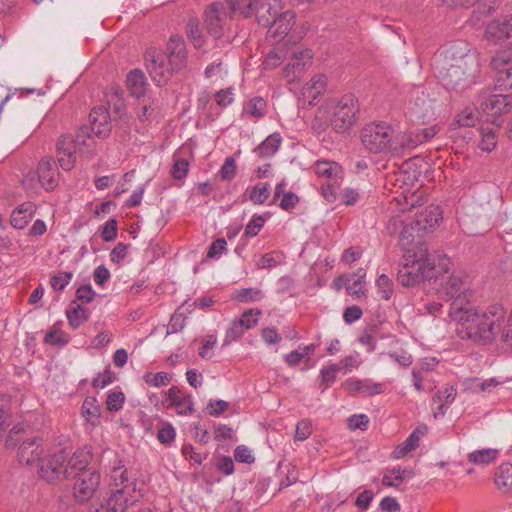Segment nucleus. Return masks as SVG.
Wrapping results in <instances>:
<instances>
[{"instance_id":"nucleus-1","label":"nucleus","mask_w":512,"mask_h":512,"mask_svg":"<svg viewBox=\"0 0 512 512\" xmlns=\"http://www.w3.org/2000/svg\"><path fill=\"white\" fill-rule=\"evenodd\" d=\"M448 316L461 339L490 343L500 331L503 333L506 310L501 304L479 310L471 301L456 300L450 304Z\"/></svg>"},{"instance_id":"nucleus-2","label":"nucleus","mask_w":512,"mask_h":512,"mask_svg":"<svg viewBox=\"0 0 512 512\" xmlns=\"http://www.w3.org/2000/svg\"><path fill=\"white\" fill-rule=\"evenodd\" d=\"M146 67L157 86L168 83L173 73L185 68L187 50L185 41L180 35H172L166 45V52L149 49L145 54Z\"/></svg>"},{"instance_id":"nucleus-3","label":"nucleus","mask_w":512,"mask_h":512,"mask_svg":"<svg viewBox=\"0 0 512 512\" xmlns=\"http://www.w3.org/2000/svg\"><path fill=\"white\" fill-rule=\"evenodd\" d=\"M361 142L370 153H387L392 156H403L402 132L387 122L367 124L360 134Z\"/></svg>"},{"instance_id":"nucleus-4","label":"nucleus","mask_w":512,"mask_h":512,"mask_svg":"<svg viewBox=\"0 0 512 512\" xmlns=\"http://www.w3.org/2000/svg\"><path fill=\"white\" fill-rule=\"evenodd\" d=\"M433 279L437 292L446 300L451 301L450 304H454L456 300L470 301L472 290L468 279L462 273L451 270L449 258L439 259Z\"/></svg>"},{"instance_id":"nucleus-5","label":"nucleus","mask_w":512,"mask_h":512,"mask_svg":"<svg viewBox=\"0 0 512 512\" xmlns=\"http://www.w3.org/2000/svg\"><path fill=\"white\" fill-rule=\"evenodd\" d=\"M437 266L431 262L426 252L419 255L408 251L403 256L397 273V281L404 287L415 286L427 278L433 279Z\"/></svg>"},{"instance_id":"nucleus-6","label":"nucleus","mask_w":512,"mask_h":512,"mask_svg":"<svg viewBox=\"0 0 512 512\" xmlns=\"http://www.w3.org/2000/svg\"><path fill=\"white\" fill-rule=\"evenodd\" d=\"M477 71L478 68L465 69V66L460 64H444L439 71V79L446 90H455L473 83Z\"/></svg>"},{"instance_id":"nucleus-7","label":"nucleus","mask_w":512,"mask_h":512,"mask_svg":"<svg viewBox=\"0 0 512 512\" xmlns=\"http://www.w3.org/2000/svg\"><path fill=\"white\" fill-rule=\"evenodd\" d=\"M226 2H214L210 4L204 12V23L207 32L215 39L223 36L227 20L235 15L225 8Z\"/></svg>"},{"instance_id":"nucleus-8","label":"nucleus","mask_w":512,"mask_h":512,"mask_svg":"<svg viewBox=\"0 0 512 512\" xmlns=\"http://www.w3.org/2000/svg\"><path fill=\"white\" fill-rule=\"evenodd\" d=\"M357 101L352 96L343 97L334 108L331 125L338 133L349 130L356 122Z\"/></svg>"},{"instance_id":"nucleus-9","label":"nucleus","mask_w":512,"mask_h":512,"mask_svg":"<svg viewBox=\"0 0 512 512\" xmlns=\"http://www.w3.org/2000/svg\"><path fill=\"white\" fill-rule=\"evenodd\" d=\"M100 473L94 469H87L79 473L73 487V495L78 503L88 502L100 485Z\"/></svg>"},{"instance_id":"nucleus-10","label":"nucleus","mask_w":512,"mask_h":512,"mask_svg":"<svg viewBox=\"0 0 512 512\" xmlns=\"http://www.w3.org/2000/svg\"><path fill=\"white\" fill-rule=\"evenodd\" d=\"M495 71V87L500 90L512 89V51L498 52L491 61Z\"/></svg>"},{"instance_id":"nucleus-11","label":"nucleus","mask_w":512,"mask_h":512,"mask_svg":"<svg viewBox=\"0 0 512 512\" xmlns=\"http://www.w3.org/2000/svg\"><path fill=\"white\" fill-rule=\"evenodd\" d=\"M470 46L466 41L458 40L445 48L444 64L454 63L465 66V69L478 68L477 58L469 54Z\"/></svg>"},{"instance_id":"nucleus-12","label":"nucleus","mask_w":512,"mask_h":512,"mask_svg":"<svg viewBox=\"0 0 512 512\" xmlns=\"http://www.w3.org/2000/svg\"><path fill=\"white\" fill-rule=\"evenodd\" d=\"M67 456L63 451L49 455L46 459L41 460L39 464V475L47 482H55L60 480L68 473L67 465H65Z\"/></svg>"},{"instance_id":"nucleus-13","label":"nucleus","mask_w":512,"mask_h":512,"mask_svg":"<svg viewBox=\"0 0 512 512\" xmlns=\"http://www.w3.org/2000/svg\"><path fill=\"white\" fill-rule=\"evenodd\" d=\"M38 181L48 192L54 191L59 184L60 173L56 162L50 156L43 157L37 165Z\"/></svg>"},{"instance_id":"nucleus-14","label":"nucleus","mask_w":512,"mask_h":512,"mask_svg":"<svg viewBox=\"0 0 512 512\" xmlns=\"http://www.w3.org/2000/svg\"><path fill=\"white\" fill-rule=\"evenodd\" d=\"M481 109L491 117H497L512 110V93L481 96Z\"/></svg>"},{"instance_id":"nucleus-15","label":"nucleus","mask_w":512,"mask_h":512,"mask_svg":"<svg viewBox=\"0 0 512 512\" xmlns=\"http://www.w3.org/2000/svg\"><path fill=\"white\" fill-rule=\"evenodd\" d=\"M134 494L135 488L132 485L116 489L105 501L106 512H126L137 501Z\"/></svg>"},{"instance_id":"nucleus-16","label":"nucleus","mask_w":512,"mask_h":512,"mask_svg":"<svg viewBox=\"0 0 512 512\" xmlns=\"http://www.w3.org/2000/svg\"><path fill=\"white\" fill-rule=\"evenodd\" d=\"M75 141L72 135H62L56 144L57 159L61 168L70 171L76 163Z\"/></svg>"},{"instance_id":"nucleus-17","label":"nucleus","mask_w":512,"mask_h":512,"mask_svg":"<svg viewBox=\"0 0 512 512\" xmlns=\"http://www.w3.org/2000/svg\"><path fill=\"white\" fill-rule=\"evenodd\" d=\"M438 133V128L436 125L416 129L410 132H402V143L400 147L403 148V156L407 153L415 149L422 143H425L432 139Z\"/></svg>"},{"instance_id":"nucleus-18","label":"nucleus","mask_w":512,"mask_h":512,"mask_svg":"<svg viewBox=\"0 0 512 512\" xmlns=\"http://www.w3.org/2000/svg\"><path fill=\"white\" fill-rule=\"evenodd\" d=\"M44 453L42 440L32 438L22 442L18 450V460L22 465L32 466L40 464L41 456Z\"/></svg>"},{"instance_id":"nucleus-19","label":"nucleus","mask_w":512,"mask_h":512,"mask_svg":"<svg viewBox=\"0 0 512 512\" xmlns=\"http://www.w3.org/2000/svg\"><path fill=\"white\" fill-rule=\"evenodd\" d=\"M295 24V14L292 11H285L273 22L267 31V38L272 43L282 41Z\"/></svg>"},{"instance_id":"nucleus-20","label":"nucleus","mask_w":512,"mask_h":512,"mask_svg":"<svg viewBox=\"0 0 512 512\" xmlns=\"http://www.w3.org/2000/svg\"><path fill=\"white\" fill-rule=\"evenodd\" d=\"M312 58L313 54L309 49L294 52L291 61L283 69L284 77L290 82L298 79L304 72L306 65L311 62Z\"/></svg>"},{"instance_id":"nucleus-21","label":"nucleus","mask_w":512,"mask_h":512,"mask_svg":"<svg viewBox=\"0 0 512 512\" xmlns=\"http://www.w3.org/2000/svg\"><path fill=\"white\" fill-rule=\"evenodd\" d=\"M485 37L493 42L512 38V15L490 22L485 29Z\"/></svg>"},{"instance_id":"nucleus-22","label":"nucleus","mask_w":512,"mask_h":512,"mask_svg":"<svg viewBox=\"0 0 512 512\" xmlns=\"http://www.w3.org/2000/svg\"><path fill=\"white\" fill-rule=\"evenodd\" d=\"M89 130L97 137H106L111 131L108 110L103 107H94L89 115Z\"/></svg>"},{"instance_id":"nucleus-23","label":"nucleus","mask_w":512,"mask_h":512,"mask_svg":"<svg viewBox=\"0 0 512 512\" xmlns=\"http://www.w3.org/2000/svg\"><path fill=\"white\" fill-rule=\"evenodd\" d=\"M165 403L173 406L179 415H189L194 411V402L190 395L183 394L177 387H171L166 392Z\"/></svg>"},{"instance_id":"nucleus-24","label":"nucleus","mask_w":512,"mask_h":512,"mask_svg":"<svg viewBox=\"0 0 512 512\" xmlns=\"http://www.w3.org/2000/svg\"><path fill=\"white\" fill-rule=\"evenodd\" d=\"M326 86V76L322 74L315 75L302 87L300 100L303 102V105H315L316 100L325 91Z\"/></svg>"},{"instance_id":"nucleus-25","label":"nucleus","mask_w":512,"mask_h":512,"mask_svg":"<svg viewBox=\"0 0 512 512\" xmlns=\"http://www.w3.org/2000/svg\"><path fill=\"white\" fill-rule=\"evenodd\" d=\"M416 96L410 102V113L417 120L425 122L432 118L434 113L433 101L424 92H415Z\"/></svg>"},{"instance_id":"nucleus-26","label":"nucleus","mask_w":512,"mask_h":512,"mask_svg":"<svg viewBox=\"0 0 512 512\" xmlns=\"http://www.w3.org/2000/svg\"><path fill=\"white\" fill-rule=\"evenodd\" d=\"M111 460L114 461V465L111 467V477L113 480L116 482L119 480L122 487L130 485L128 483L127 471L122 465V461L118 458L116 452L109 448L104 449L99 459L100 464L108 467L111 464Z\"/></svg>"},{"instance_id":"nucleus-27","label":"nucleus","mask_w":512,"mask_h":512,"mask_svg":"<svg viewBox=\"0 0 512 512\" xmlns=\"http://www.w3.org/2000/svg\"><path fill=\"white\" fill-rule=\"evenodd\" d=\"M442 220V211L439 206L429 205L419 212L414 221L413 229L431 230L436 228Z\"/></svg>"},{"instance_id":"nucleus-28","label":"nucleus","mask_w":512,"mask_h":512,"mask_svg":"<svg viewBox=\"0 0 512 512\" xmlns=\"http://www.w3.org/2000/svg\"><path fill=\"white\" fill-rule=\"evenodd\" d=\"M344 387L349 392H359L363 396L378 395L385 391V384L375 383L371 379L349 378L344 382Z\"/></svg>"},{"instance_id":"nucleus-29","label":"nucleus","mask_w":512,"mask_h":512,"mask_svg":"<svg viewBox=\"0 0 512 512\" xmlns=\"http://www.w3.org/2000/svg\"><path fill=\"white\" fill-rule=\"evenodd\" d=\"M36 210V205L30 201L18 205L11 213L10 224L15 229H24L34 217Z\"/></svg>"},{"instance_id":"nucleus-30","label":"nucleus","mask_w":512,"mask_h":512,"mask_svg":"<svg viewBox=\"0 0 512 512\" xmlns=\"http://www.w3.org/2000/svg\"><path fill=\"white\" fill-rule=\"evenodd\" d=\"M501 450L497 448L476 449L467 454V461L475 466H488L500 457Z\"/></svg>"},{"instance_id":"nucleus-31","label":"nucleus","mask_w":512,"mask_h":512,"mask_svg":"<svg viewBox=\"0 0 512 512\" xmlns=\"http://www.w3.org/2000/svg\"><path fill=\"white\" fill-rule=\"evenodd\" d=\"M147 79L140 69L131 70L126 77V87L135 98H141L146 93Z\"/></svg>"},{"instance_id":"nucleus-32","label":"nucleus","mask_w":512,"mask_h":512,"mask_svg":"<svg viewBox=\"0 0 512 512\" xmlns=\"http://www.w3.org/2000/svg\"><path fill=\"white\" fill-rule=\"evenodd\" d=\"M494 483L503 493H512V464L502 463L495 471Z\"/></svg>"},{"instance_id":"nucleus-33","label":"nucleus","mask_w":512,"mask_h":512,"mask_svg":"<svg viewBox=\"0 0 512 512\" xmlns=\"http://www.w3.org/2000/svg\"><path fill=\"white\" fill-rule=\"evenodd\" d=\"M93 457V452L91 446L85 445L81 448H78L73 455L70 457L67 468L72 470L84 471L85 468L89 465Z\"/></svg>"},{"instance_id":"nucleus-34","label":"nucleus","mask_w":512,"mask_h":512,"mask_svg":"<svg viewBox=\"0 0 512 512\" xmlns=\"http://www.w3.org/2000/svg\"><path fill=\"white\" fill-rule=\"evenodd\" d=\"M257 23L263 27H269L279 17V9L269 2L254 7Z\"/></svg>"},{"instance_id":"nucleus-35","label":"nucleus","mask_w":512,"mask_h":512,"mask_svg":"<svg viewBox=\"0 0 512 512\" xmlns=\"http://www.w3.org/2000/svg\"><path fill=\"white\" fill-rule=\"evenodd\" d=\"M413 476L414 473L411 469L396 466L385 471L382 484L387 487H398L405 479H410Z\"/></svg>"},{"instance_id":"nucleus-36","label":"nucleus","mask_w":512,"mask_h":512,"mask_svg":"<svg viewBox=\"0 0 512 512\" xmlns=\"http://www.w3.org/2000/svg\"><path fill=\"white\" fill-rule=\"evenodd\" d=\"M315 173L320 177H325L331 181L338 180L342 175V167L333 161L318 160L314 164Z\"/></svg>"},{"instance_id":"nucleus-37","label":"nucleus","mask_w":512,"mask_h":512,"mask_svg":"<svg viewBox=\"0 0 512 512\" xmlns=\"http://www.w3.org/2000/svg\"><path fill=\"white\" fill-rule=\"evenodd\" d=\"M267 112V102L260 96L252 97L243 104L242 113L245 116H250L255 120H259L265 116Z\"/></svg>"},{"instance_id":"nucleus-38","label":"nucleus","mask_w":512,"mask_h":512,"mask_svg":"<svg viewBox=\"0 0 512 512\" xmlns=\"http://www.w3.org/2000/svg\"><path fill=\"white\" fill-rule=\"evenodd\" d=\"M282 142L280 134H270L264 141H262L254 152L261 158L272 157L279 149Z\"/></svg>"},{"instance_id":"nucleus-39","label":"nucleus","mask_w":512,"mask_h":512,"mask_svg":"<svg viewBox=\"0 0 512 512\" xmlns=\"http://www.w3.org/2000/svg\"><path fill=\"white\" fill-rule=\"evenodd\" d=\"M105 98L109 107L117 113L126 108L124 92L118 86H110L105 93Z\"/></svg>"},{"instance_id":"nucleus-40","label":"nucleus","mask_w":512,"mask_h":512,"mask_svg":"<svg viewBox=\"0 0 512 512\" xmlns=\"http://www.w3.org/2000/svg\"><path fill=\"white\" fill-rule=\"evenodd\" d=\"M354 277H357L352 282L349 279V283L346 286V291L349 295L355 296L357 298H360L365 295L366 289H365V277H366V271L363 268H359L356 273L353 275Z\"/></svg>"},{"instance_id":"nucleus-41","label":"nucleus","mask_w":512,"mask_h":512,"mask_svg":"<svg viewBox=\"0 0 512 512\" xmlns=\"http://www.w3.org/2000/svg\"><path fill=\"white\" fill-rule=\"evenodd\" d=\"M81 414L93 425L97 424L101 414L100 406L97 403V400L93 397L86 398L81 406Z\"/></svg>"},{"instance_id":"nucleus-42","label":"nucleus","mask_w":512,"mask_h":512,"mask_svg":"<svg viewBox=\"0 0 512 512\" xmlns=\"http://www.w3.org/2000/svg\"><path fill=\"white\" fill-rule=\"evenodd\" d=\"M231 13H238L247 18L252 15L257 0H225Z\"/></svg>"},{"instance_id":"nucleus-43","label":"nucleus","mask_w":512,"mask_h":512,"mask_svg":"<svg viewBox=\"0 0 512 512\" xmlns=\"http://www.w3.org/2000/svg\"><path fill=\"white\" fill-rule=\"evenodd\" d=\"M480 119L479 111L474 107H465L456 117L455 123L460 127H473Z\"/></svg>"},{"instance_id":"nucleus-44","label":"nucleus","mask_w":512,"mask_h":512,"mask_svg":"<svg viewBox=\"0 0 512 512\" xmlns=\"http://www.w3.org/2000/svg\"><path fill=\"white\" fill-rule=\"evenodd\" d=\"M66 315L69 325L73 329H77L88 319V310L81 305H77L68 309Z\"/></svg>"},{"instance_id":"nucleus-45","label":"nucleus","mask_w":512,"mask_h":512,"mask_svg":"<svg viewBox=\"0 0 512 512\" xmlns=\"http://www.w3.org/2000/svg\"><path fill=\"white\" fill-rule=\"evenodd\" d=\"M264 297L262 290L255 287L242 288L237 290L235 299L241 303H252L260 301Z\"/></svg>"},{"instance_id":"nucleus-46","label":"nucleus","mask_w":512,"mask_h":512,"mask_svg":"<svg viewBox=\"0 0 512 512\" xmlns=\"http://www.w3.org/2000/svg\"><path fill=\"white\" fill-rule=\"evenodd\" d=\"M186 34L195 48L199 49L204 44V39L196 19H190L186 25Z\"/></svg>"},{"instance_id":"nucleus-47","label":"nucleus","mask_w":512,"mask_h":512,"mask_svg":"<svg viewBox=\"0 0 512 512\" xmlns=\"http://www.w3.org/2000/svg\"><path fill=\"white\" fill-rule=\"evenodd\" d=\"M283 262L281 253L272 251L262 255L256 262L258 269H269L280 265Z\"/></svg>"},{"instance_id":"nucleus-48","label":"nucleus","mask_w":512,"mask_h":512,"mask_svg":"<svg viewBox=\"0 0 512 512\" xmlns=\"http://www.w3.org/2000/svg\"><path fill=\"white\" fill-rule=\"evenodd\" d=\"M270 196V186L268 183L256 184L250 194L249 199L256 205L263 204Z\"/></svg>"},{"instance_id":"nucleus-49","label":"nucleus","mask_w":512,"mask_h":512,"mask_svg":"<svg viewBox=\"0 0 512 512\" xmlns=\"http://www.w3.org/2000/svg\"><path fill=\"white\" fill-rule=\"evenodd\" d=\"M376 286L378 294L382 299L386 301L391 299L394 292L393 282L386 274L379 275L376 280Z\"/></svg>"},{"instance_id":"nucleus-50","label":"nucleus","mask_w":512,"mask_h":512,"mask_svg":"<svg viewBox=\"0 0 512 512\" xmlns=\"http://www.w3.org/2000/svg\"><path fill=\"white\" fill-rule=\"evenodd\" d=\"M341 370L340 364H331L320 370L321 386L323 389L330 387L336 380L337 373Z\"/></svg>"},{"instance_id":"nucleus-51","label":"nucleus","mask_w":512,"mask_h":512,"mask_svg":"<svg viewBox=\"0 0 512 512\" xmlns=\"http://www.w3.org/2000/svg\"><path fill=\"white\" fill-rule=\"evenodd\" d=\"M261 314L262 311L260 309H248L243 312L237 321L247 331L258 324Z\"/></svg>"},{"instance_id":"nucleus-52","label":"nucleus","mask_w":512,"mask_h":512,"mask_svg":"<svg viewBox=\"0 0 512 512\" xmlns=\"http://www.w3.org/2000/svg\"><path fill=\"white\" fill-rule=\"evenodd\" d=\"M11 419V398L7 395H0V430L9 426Z\"/></svg>"},{"instance_id":"nucleus-53","label":"nucleus","mask_w":512,"mask_h":512,"mask_svg":"<svg viewBox=\"0 0 512 512\" xmlns=\"http://www.w3.org/2000/svg\"><path fill=\"white\" fill-rule=\"evenodd\" d=\"M481 142L480 148L483 151L491 152L497 146V136L495 132L490 128H481Z\"/></svg>"},{"instance_id":"nucleus-54","label":"nucleus","mask_w":512,"mask_h":512,"mask_svg":"<svg viewBox=\"0 0 512 512\" xmlns=\"http://www.w3.org/2000/svg\"><path fill=\"white\" fill-rule=\"evenodd\" d=\"M157 105L154 100L143 99L141 103H139L137 116L140 121H148L151 120L156 112Z\"/></svg>"},{"instance_id":"nucleus-55","label":"nucleus","mask_w":512,"mask_h":512,"mask_svg":"<svg viewBox=\"0 0 512 512\" xmlns=\"http://www.w3.org/2000/svg\"><path fill=\"white\" fill-rule=\"evenodd\" d=\"M266 219L262 215H253L252 219L248 222V224L245 227V231L241 237L243 239L244 237L250 238L255 237L258 235V233L261 231L265 224Z\"/></svg>"},{"instance_id":"nucleus-56","label":"nucleus","mask_w":512,"mask_h":512,"mask_svg":"<svg viewBox=\"0 0 512 512\" xmlns=\"http://www.w3.org/2000/svg\"><path fill=\"white\" fill-rule=\"evenodd\" d=\"M143 380L146 384H148L150 386L161 387V386H166L170 382L171 377L166 372H158V373L148 372V373L144 374Z\"/></svg>"},{"instance_id":"nucleus-57","label":"nucleus","mask_w":512,"mask_h":512,"mask_svg":"<svg viewBox=\"0 0 512 512\" xmlns=\"http://www.w3.org/2000/svg\"><path fill=\"white\" fill-rule=\"evenodd\" d=\"M44 341L50 345L64 346L68 343V335L61 330L53 328L46 333Z\"/></svg>"},{"instance_id":"nucleus-58","label":"nucleus","mask_w":512,"mask_h":512,"mask_svg":"<svg viewBox=\"0 0 512 512\" xmlns=\"http://www.w3.org/2000/svg\"><path fill=\"white\" fill-rule=\"evenodd\" d=\"M244 333L245 329L238 323V321H233L225 332L224 345L237 341Z\"/></svg>"},{"instance_id":"nucleus-59","label":"nucleus","mask_w":512,"mask_h":512,"mask_svg":"<svg viewBox=\"0 0 512 512\" xmlns=\"http://www.w3.org/2000/svg\"><path fill=\"white\" fill-rule=\"evenodd\" d=\"M125 396L121 391H112L108 394L106 405L109 411H118L122 408Z\"/></svg>"},{"instance_id":"nucleus-60","label":"nucleus","mask_w":512,"mask_h":512,"mask_svg":"<svg viewBox=\"0 0 512 512\" xmlns=\"http://www.w3.org/2000/svg\"><path fill=\"white\" fill-rule=\"evenodd\" d=\"M189 171V163L187 160L178 158L175 159L171 169V175L174 179L181 180L187 176Z\"/></svg>"},{"instance_id":"nucleus-61","label":"nucleus","mask_w":512,"mask_h":512,"mask_svg":"<svg viewBox=\"0 0 512 512\" xmlns=\"http://www.w3.org/2000/svg\"><path fill=\"white\" fill-rule=\"evenodd\" d=\"M426 431V425L418 426L415 430H413L410 433V435L407 437L404 443L411 449V451L415 450L419 446L420 439L424 436Z\"/></svg>"},{"instance_id":"nucleus-62","label":"nucleus","mask_w":512,"mask_h":512,"mask_svg":"<svg viewBox=\"0 0 512 512\" xmlns=\"http://www.w3.org/2000/svg\"><path fill=\"white\" fill-rule=\"evenodd\" d=\"M312 433V424L309 420L303 419L296 425L295 440L304 441L309 438Z\"/></svg>"},{"instance_id":"nucleus-63","label":"nucleus","mask_w":512,"mask_h":512,"mask_svg":"<svg viewBox=\"0 0 512 512\" xmlns=\"http://www.w3.org/2000/svg\"><path fill=\"white\" fill-rule=\"evenodd\" d=\"M175 437L176 430L170 423L164 424L158 429L157 438L163 444L171 443Z\"/></svg>"},{"instance_id":"nucleus-64","label":"nucleus","mask_w":512,"mask_h":512,"mask_svg":"<svg viewBox=\"0 0 512 512\" xmlns=\"http://www.w3.org/2000/svg\"><path fill=\"white\" fill-rule=\"evenodd\" d=\"M227 251V242L224 238H218L210 245L207 258L214 259L219 258L223 253Z\"/></svg>"}]
</instances>
